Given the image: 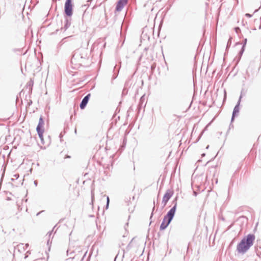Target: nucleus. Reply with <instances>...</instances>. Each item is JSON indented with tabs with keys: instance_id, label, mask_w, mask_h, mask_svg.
<instances>
[{
	"instance_id": "obj_1",
	"label": "nucleus",
	"mask_w": 261,
	"mask_h": 261,
	"mask_svg": "<svg viewBox=\"0 0 261 261\" xmlns=\"http://www.w3.org/2000/svg\"><path fill=\"white\" fill-rule=\"evenodd\" d=\"M255 237L253 234H248L244 238L237 246V250L239 252L244 253L253 245Z\"/></svg>"
},
{
	"instance_id": "obj_2",
	"label": "nucleus",
	"mask_w": 261,
	"mask_h": 261,
	"mask_svg": "<svg viewBox=\"0 0 261 261\" xmlns=\"http://www.w3.org/2000/svg\"><path fill=\"white\" fill-rule=\"evenodd\" d=\"M176 210V206L173 207L167 213V215L165 216L164 220L160 226V229L164 230L168 226L171 221L172 220Z\"/></svg>"
},
{
	"instance_id": "obj_3",
	"label": "nucleus",
	"mask_w": 261,
	"mask_h": 261,
	"mask_svg": "<svg viewBox=\"0 0 261 261\" xmlns=\"http://www.w3.org/2000/svg\"><path fill=\"white\" fill-rule=\"evenodd\" d=\"M44 121H43L42 117H40L39 118L38 124L36 128V130L38 133L39 137L42 143H43V135L44 132Z\"/></svg>"
},
{
	"instance_id": "obj_4",
	"label": "nucleus",
	"mask_w": 261,
	"mask_h": 261,
	"mask_svg": "<svg viewBox=\"0 0 261 261\" xmlns=\"http://www.w3.org/2000/svg\"><path fill=\"white\" fill-rule=\"evenodd\" d=\"M72 0H66L65 4V12L67 16H70L72 14Z\"/></svg>"
},
{
	"instance_id": "obj_5",
	"label": "nucleus",
	"mask_w": 261,
	"mask_h": 261,
	"mask_svg": "<svg viewBox=\"0 0 261 261\" xmlns=\"http://www.w3.org/2000/svg\"><path fill=\"white\" fill-rule=\"evenodd\" d=\"M90 97V94H88L87 96H86L82 101L81 103L80 104V108L81 109H84L86 106L89 98Z\"/></svg>"
},
{
	"instance_id": "obj_6",
	"label": "nucleus",
	"mask_w": 261,
	"mask_h": 261,
	"mask_svg": "<svg viewBox=\"0 0 261 261\" xmlns=\"http://www.w3.org/2000/svg\"><path fill=\"white\" fill-rule=\"evenodd\" d=\"M172 194L170 191H167L165 194L163 198V202L164 203V205L167 204L168 200L171 197Z\"/></svg>"
},
{
	"instance_id": "obj_7",
	"label": "nucleus",
	"mask_w": 261,
	"mask_h": 261,
	"mask_svg": "<svg viewBox=\"0 0 261 261\" xmlns=\"http://www.w3.org/2000/svg\"><path fill=\"white\" fill-rule=\"evenodd\" d=\"M127 0H119L118 2L116 10L117 11H120L123 6L126 4Z\"/></svg>"
},
{
	"instance_id": "obj_8",
	"label": "nucleus",
	"mask_w": 261,
	"mask_h": 261,
	"mask_svg": "<svg viewBox=\"0 0 261 261\" xmlns=\"http://www.w3.org/2000/svg\"><path fill=\"white\" fill-rule=\"evenodd\" d=\"M234 30L237 33H239L240 32V29L239 27L235 28Z\"/></svg>"
},
{
	"instance_id": "obj_9",
	"label": "nucleus",
	"mask_w": 261,
	"mask_h": 261,
	"mask_svg": "<svg viewBox=\"0 0 261 261\" xmlns=\"http://www.w3.org/2000/svg\"><path fill=\"white\" fill-rule=\"evenodd\" d=\"M245 16H247V17H251V15H250V14H249V13H246V14H245Z\"/></svg>"
},
{
	"instance_id": "obj_10",
	"label": "nucleus",
	"mask_w": 261,
	"mask_h": 261,
	"mask_svg": "<svg viewBox=\"0 0 261 261\" xmlns=\"http://www.w3.org/2000/svg\"><path fill=\"white\" fill-rule=\"evenodd\" d=\"M109 201H110L109 198L108 197H107V207L108 206Z\"/></svg>"
},
{
	"instance_id": "obj_11",
	"label": "nucleus",
	"mask_w": 261,
	"mask_h": 261,
	"mask_svg": "<svg viewBox=\"0 0 261 261\" xmlns=\"http://www.w3.org/2000/svg\"><path fill=\"white\" fill-rule=\"evenodd\" d=\"M70 158V156H68V155H67V156H66V157L65 158Z\"/></svg>"
},
{
	"instance_id": "obj_12",
	"label": "nucleus",
	"mask_w": 261,
	"mask_h": 261,
	"mask_svg": "<svg viewBox=\"0 0 261 261\" xmlns=\"http://www.w3.org/2000/svg\"><path fill=\"white\" fill-rule=\"evenodd\" d=\"M246 41H247V39H246L245 40V44H246Z\"/></svg>"
},
{
	"instance_id": "obj_13",
	"label": "nucleus",
	"mask_w": 261,
	"mask_h": 261,
	"mask_svg": "<svg viewBox=\"0 0 261 261\" xmlns=\"http://www.w3.org/2000/svg\"><path fill=\"white\" fill-rule=\"evenodd\" d=\"M75 187L74 186H73L72 189H74Z\"/></svg>"
}]
</instances>
